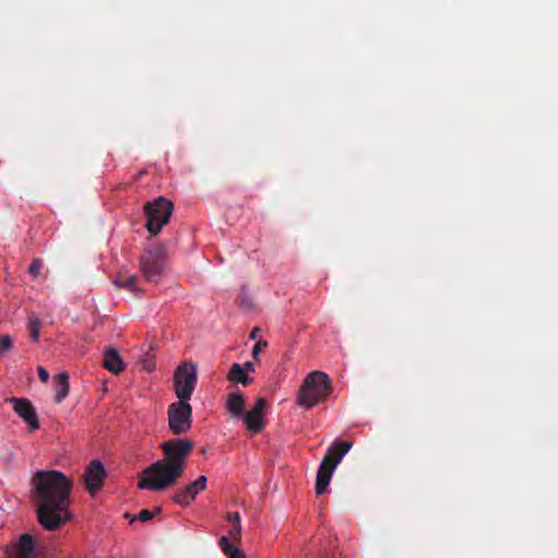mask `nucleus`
Masks as SVG:
<instances>
[{
    "label": "nucleus",
    "mask_w": 558,
    "mask_h": 558,
    "mask_svg": "<svg viewBox=\"0 0 558 558\" xmlns=\"http://www.w3.org/2000/svg\"><path fill=\"white\" fill-rule=\"evenodd\" d=\"M32 485L38 522L44 529L54 531L70 520L71 478L60 471H38L32 477Z\"/></svg>",
    "instance_id": "nucleus-1"
},
{
    "label": "nucleus",
    "mask_w": 558,
    "mask_h": 558,
    "mask_svg": "<svg viewBox=\"0 0 558 558\" xmlns=\"http://www.w3.org/2000/svg\"><path fill=\"white\" fill-rule=\"evenodd\" d=\"M194 444L184 438H173L160 446L165 459L158 460L143 471L137 486L140 489L163 492L177 484L184 472V460Z\"/></svg>",
    "instance_id": "nucleus-2"
},
{
    "label": "nucleus",
    "mask_w": 558,
    "mask_h": 558,
    "mask_svg": "<svg viewBox=\"0 0 558 558\" xmlns=\"http://www.w3.org/2000/svg\"><path fill=\"white\" fill-rule=\"evenodd\" d=\"M331 391L332 385L328 375L320 371H313L305 377L299 390L298 403L311 409L324 402Z\"/></svg>",
    "instance_id": "nucleus-3"
},
{
    "label": "nucleus",
    "mask_w": 558,
    "mask_h": 558,
    "mask_svg": "<svg viewBox=\"0 0 558 558\" xmlns=\"http://www.w3.org/2000/svg\"><path fill=\"white\" fill-rule=\"evenodd\" d=\"M352 447L351 442L340 441L330 446L324 456L316 475V494L322 495L328 487L331 475L343 456Z\"/></svg>",
    "instance_id": "nucleus-4"
},
{
    "label": "nucleus",
    "mask_w": 558,
    "mask_h": 558,
    "mask_svg": "<svg viewBox=\"0 0 558 558\" xmlns=\"http://www.w3.org/2000/svg\"><path fill=\"white\" fill-rule=\"evenodd\" d=\"M147 218L146 229L150 234H158L161 229L169 223L173 213V204L163 196L148 202L144 206Z\"/></svg>",
    "instance_id": "nucleus-5"
},
{
    "label": "nucleus",
    "mask_w": 558,
    "mask_h": 558,
    "mask_svg": "<svg viewBox=\"0 0 558 558\" xmlns=\"http://www.w3.org/2000/svg\"><path fill=\"white\" fill-rule=\"evenodd\" d=\"M166 264V250L160 244L146 247L141 256V271L147 281H157L162 275Z\"/></svg>",
    "instance_id": "nucleus-6"
},
{
    "label": "nucleus",
    "mask_w": 558,
    "mask_h": 558,
    "mask_svg": "<svg viewBox=\"0 0 558 558\" xmlns=\"http://www.w3.org/2000/svg\"><path fill=\"white\" fill-rule=\"evenodd\" d=\"M197 384V367L193 363H183L173 375V389L178 401H190Z\"/></svg>",
    "instance_id": "nucleus-7"
},
{
    "label": "nucleus",
    "mask_w": 558,
    "mask_h": 558,
    "mask_svg": "<svg viewBox=\"0 0 558 558\" xmlns=\"http://www.w3.org/2000/svg\"><path fill=\"white\" fill-rule=\"evenodd\" d=\"M192 405L187 401H175L168 407V426L173 435L187 433L192 427Z\"/></svg>",
    "instance_id": "nucleus-8"
},
{
    "label": "nucleus",
    "mask_w": 558,
    "mask_h": 558,
    "mask_svg": "<svg viewBox=\"0 0 558 558\" xmlns=\"http://www.w3.org/2000/svg\"><path fill=\"white\" fill-rule=\"evenodd\" d=\"M81 481L87 493L93 497L96 496L102 489L105 483L104 463L98 459L90 461L85 468Z\"/></svg>",
    "instance_id": "nucleus-9"
},
{
    "label": "nucleus",
    "mask_w": 558,
    "mask_h": 558,
    "mask_svg": "<svg viewBox=\"0 0 558 558\" xmlns=\"http://www.w3.org/2000/svg\"><path fill=\"white\" fill-rule=\"evenodd\" d=\"M4 401L13 405L14 412L27 424L31 432L39 428L36 409L28 399L9 397Z\"/></svg>",
    "instance_id": "nucleus-10"
},
{
    "label": "nucleus",
    "mask_w": 558,
    "mask_h": 558,
    "mask_svg": "<svg viewBox=\"0 0 558 558\" xmlns=\"http://www.w3.org/2000/svg\"><path fill=\"white\" fill-rule=\"evenodd\" d=\"M266 407L267 401L259 397L257 398L253 409L243 413L242 418L246 428L251 433L257 434L264 429Z\"/></svg>",
    "instance_id": "nucleus-11"
},
{
    "label": "nucleus",
    "mask_w": 558,
    "mask_h": 558,
    "mask_svg": "<svg viewBox=\"0 0 558 558\" xmlns=\"http://www.w3.org/2000/svg\"><path fill=\"white\" fill-rule=\"evenodd\" d=\"M10 558H37L35 542L31 534L24 533L11 546L5 548Z\"/></svg>",
    "instance_id": "nucleus-12"
},
{
    "label": "nucleus",
    "mask_w": 558,
    "mask_h": 558,
    "mask_svg": "<svg viewBox=\"0 0 558 558\" xmlns=\"http://www.w3.org/2000/svg\"><path fill=\"white\" fill-rule=\"evenodd\" d=\"M206 484H207L206 476L201 475L193 483H190L184 488L175 492L172 499L174 502H177L181 506H187L195 499L197 494L205 490Z\"/></svg>",
    "instance_id": "nucleus-13"
},
{
    "label": "nucleus",
    "mask_w": 558,
    "mask_h": 558,
    "mask_svg": "<svg viewBox=\"0 0 558 558\" xmlns=\"http://www.w3.org/2000/svg\"><path fill=\"white\" fill-rule=\"evenodd\" d=\"M125 368L126 363L122 359L120 352L116 348L107 345V372L119 376L125 371Z\"/></svg>",
    "instance_id": "nucleus-14"
},
{
    "label": "nucleus",
    "mask_w": 558,
    "mask_h": 558,
    "mask_svg": "<svg viewBox=\"0 0 558 558\" xmlns=\"http://www.w3.org/2000/svg\"><path fill=\"white\" fill-rule=\"evenodd\" d=\"M245 400L239 392H232L226 401V409L232 417H240L244 413Z\"/></svg>",
    "instance_id": "nucleus-15"
},
{
    "label": "nucleus",
    "mask_w": 558,
    "mask_h": 558,
    "mask_svg": "<svg viewBox=\"0 0 558 558\" xmlns=\"http://www.w3.org/2000/svg\"><path fill=\"white\" fill-rule=\"evenodd\" d=\"M56 381V396L54 401L60 403L68 395L70 389L68 373H60L54 376Z\"/></svg>",
    "instance_id": "nucleus-16"
},
{
    "label": "nucleus",
    "mask_w": 558,
    "mask_h": 558,
    "mask_svg": "<svg viewBox=\"0 0 558 558\" xmlns=\"http://www.w3.org/2000/svg\"><path fill=\"white\" fill-rule=\"evenodd\" d=\"M227 379L231 383L242 384L243 386H247L252 381V378L248 377L242 365L238 363L232 364Z\"/></svg>",
    "instance_id": "nucleus-17"
},
{
    "label": "nucleus",
    "mask_w": 558,
    "mask_h": 558,
    "mask_svg": "<svg viewBox=\"0 0 558 558\" xmlns=\"http://www.w3.org/2000/svg\"><path fill=\"white\" fill-rule=\"evenodd\" d=\"M136 282H137V277L134 276V275H132V276L119 275L117 278H114L112 280V283L118 289H125L128 291H131V292H134L136 294H140L141 291L137 289Z\"/></svg>",
    "instance_id": "nucleus-18"
},
{
    "label": "nucleus",
    "mask_w": 558,
    "mask_h": 558,
    "mask_svg": "<svg viewBox=\"0 0 558 558\" xmlns=\"http://www.w3.org/2000/svg\"><path fill=\"white\" fill-rule=\"evenodd\" d=\"M221 550L229 558H246L245 553L242 549L234 547L228 536H221L219 539Z\"/></svg>",
    "instance_id": "nucleus-19"
},
{
    "label": "nucleus",
    "mask_w": 558,
    "mask_h": 558,
    "mask_svg": "<svg viewBox=\"0 0 558 558\" xmlns=\"http://www.w3.org/2000/svg\"><path fill=\"white\" fill-rule=\"evenodd\" d=\"M40 327H41L40 319L35 315H31L28 317V330H29V337L33 342L38 341L39 333H40Z\"/></svg>",
    "instance_id": "nucleus-20"
},
{
    "label": "nucleus",
    "mask_w": 558,
    "mask_h": 558,
    "mask_svg": "<svg viewBox=\"0 0 558 558\" xmlns=\"http://www.w3.org/2000/svg\"><path fill=\"white\" fill-rule=\"evenodd\" d=\"M155 515V512L154 511H150L148 509H144V510H141L140 513L133 518H131V523L135 520H140L142 522H147L149 520H151Z\"/></svg>",
    "instance_id": "nucleus-21"
},
{
    "label": "nucleus",
    "mask_w": 558,
    "mask_h": 558,
    "mask_svg": "<svg viewBox=\"0 0 558 558\" xmlns=\"http://www.w3.org/2000/svg\"><path fill=\"white\" fill-rule=\"evenodd\" d=\"M12 348V339L8 335L0 337V355L4 354Z\"/></svg>",
    "instance_id": "nucleus-22"
},
{
    "label": "nucleus",
    "mask_w": 558,
    "mask_h": 558,
    "mask_svg": "<svg viewBox=\"0 0 558 558\" xmlns=\"http://www.w3.org/2000/svg\"><path fill=\"white\" fill-rule=\"evenodd\" d=\"M43 268V263L39 259H34L29 266V274L34 277H38L40 275Z\"/></svg>",
    "instance_id": "nucleus-23"
},
{
    "label": "nucleus",
    "mask_w": 558,
    "mask_h": 558,
    "mask_svg": "<svg viewBox=\"0 0 558 558\" xmlns=\"http://www.w3.org/2000/svg\"><path fill=\"white\" fill-rule=\"evenodd\" d=\"M241 524H234L233 527L229 531L230 538L233 541H240L241 539Z\"/></svg>",
    "instance_id": "nucleus-24"
},
{
    "label": "nucleus",
    "mask_w": 558,
    "mask_h": 558,
    "mask_svg": "<svg viewBox=\"0 0 558 558\" xmlns=\"http://www.w3.org/2000/svg\"><path fill=\"white\" fill-rule=\"evenodd\" d=\"M267 347V342L266 341H258L255 343V345L253 347V350H252V354L254 356V359H257L259 352Z\"/></svg>",
    "instance_id": "nucleus-25"
},
{
    "label": "nucleus",
    "mask_w": 558,
    "mask_h": 558,
    "mask_svg": "<svg viewBox=\"0 0 558 558\" xmlns=\"http://www.w3.org/2000/svg\"><path fill=\"white\" fill-rule=\"evenodd\" d=\"M38 376H39L40 380L44 383L48 381V379H49L48 371L41 366L38 367Z\"/></svg>",
    "instance_id": "nucleus-26"
},
{
    "label": "nucleus",
    "mask_w": 558,
    "mask_h": 558,
    "mask_svg": "<svg viewBox=\"0 0 558 558\" xmlns=\"http://www.w3.org/2000/svg\"><path fill=\"white\" fill-rule=\"evenodd\" d=\"M228 521L234 522V524H241L240 523V513L239 512H232L227 515Z\"/></svg>",
    "instance_id": "nucleus-27"
},
{
    "label": "nucleus",
    "mask_w": 558,
    "mask_h": 558,
    "mask_svg": "<svg viewBox=\"0 0 558 558\" xmlns=\"http://www.w3.org/2000/svg\"><path fill=\"white\" fill-rule=\"evenodd\" d=\"M241 306L250 310L252 307V302L248 299H246V298H242Z\"/></svg>",
    "instance_id": "nucleus-28"
},
{
    "label": "nucleus",
    "mask_w": 558,
    "mask_h": 558,
    "mask_svg": "<svg viewBox=\"0 0 558 558\" xmlns=\"http://www.w3.org/2000/svg\"><path fill=\"white\" fill-rule=\"evenodd\" d=\"M242 367L245 369L246 373H247V371H253L254 369V366H253L252 362H246Z\"/></svg>",
    "instance_id": "nucleus-29"
},
{
    "label": "nucleus",
    "mask_w": 558,
    "mask_h": 558,
    "mask_svg": "<svg viewBox=\"0 0 558 558\" xmlns=\"http://www.w3.org/2000/svg\"><path fill=\"white\" fill-rule=\"evenodd\" d=\"M120 336H121V331L112 332L110 336V340H112L113 338H120Z\"/></svg>",
    "instance_id": "nucleus-30"
},
{
    "label": "nucleus",
    "mask_w": 558,
    "mask_h": 558,
    "mask_svg": "<svg viewBox=\"0 0 558 558\" xmlns=\"http://www.w3.org/2000/svg\"><path fill=\"white\" fill-rule=\"evenodd\" d=\"M257 331H258V329H257V328H255V329L251 332V336H250V337H251L252 339H255V338H256V333H257Z\"/></svg>",
    "instance_id": "nucleus-31"
}]
</instances>
